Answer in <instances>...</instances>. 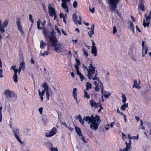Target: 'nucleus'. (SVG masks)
Returning <instances> with one entry per match:
<instances>
[{
    "label": "nucleus",
    "mask_w": 151,
    "mask_h": 151,
    "mask_svg": "<svg viewBox=\"0 0 151 151\" xmlns=\"http://www.w3.org/2000/svg\"><path fill=\"white\" fill-rule=\"evenodd\" d=\"M100 117L98 115H96L95 116H94L92 114L91 116H84L83 119L82 118L80 119L79 121L81 124L83 125L84 124V120L88 124H90V129L96 130L98 129L101 122Z\"/></svg>",
    "instance_id": "f257e3e1"
},
{
    "label": "nucleus",
    "mask_w": 151,
    "mask_h": 151,
    "mask_svg": "<svg viewBox=\"0 0 151 151\" xmlns=\"http://www.w3.org/2000/svg\"><path fill=\"white\" fill-rule=\"evenodd\" d=\"M82 66L84 70H86L87 71V76L89 80L91 79L93 80H98V78L96 77L98 75L97 71L95 70L96 67L93 66L92 62L89 64L88 67L85 66L84 64Z\"/></svg>",
    "instance_id": "f03ea898"
},
{
    "label": "nucleus",
    "mask_w": 151,
    "mask_h": 151,
    "mask_svg": "<svg viewBox=\"0 0 151 151\" xmlns=\"http://www.w3.org/2000/svg\"><path fill=\"white\" fill-rule=\"evenodd\" d=\"M50 36L48 35L49 42L51 43V45L54 48V50L57 52L60 50L62 47L61 44L56 39L53 29L50 33Z\"/></svg>",
    "instance_id": "7ed1b4c3"
},
{
    "label": "nucleus",
    "mask_w": 151,
    "mask_h": 151,
    "mask_svg": "<svg viewBox=\"0 0 151 151\" xmlns=\"http://www.w3.org/2000/svg\"><path fill=\"white\" fill-rule=\"evenodd\" d=\"M41 20L40 19H39L37 21V27L38 29H42L43 30V33L46 39H47L48 37L49 38L48 35L50 36V33L52 31L50 32L49 35H47V33L48 32V29L45 27H40V24L41 23Z\"/></svg>",
    "instance_id": "20e7f679"
},
{
    "label": "nucleus",
    "mask_w": 151,
    "mask_h": 151,
    "mask_svg": "<svg viewBox=\"0 0 151 151\" xmlns=\"http://www.w3.org/2000/svg\"><path fill=\"white\" fill-rule=\"evenodd\" d=\"M120 0H108V3L110 5V8L111 11L115 13L117 4Z\"/></svg>",
    "instance_id": "39448f33"
},
{
    "label": "nucleus",
    "mask_w": 151,
    "mask_h": 151,
    "mask_svg": "<svg viewBox=\"0 0 151 151\" xmlns=\"http://www.w3.org/2000/svg\"><path fill=\"white\" fill-rule=\"evenodd\" d=\"M12 132L15 138L17 141L22 145L24 143L23 142H22L19 137L20 131L18 128L16 127L14 128L12 130Z\"/></svg>",
    "instance_id": "423d86ee"
},
{
    "label": "nucleus",
    "mask_w": 151,
    "mask_h": 151,
    "mask_svg": "<svg viewBox=\"0 0 151 151\" xmlns=\"http://www.w3.org/2000/svg\"><path fill=\"white\" fill-rule=\"evenodd\" d=\"M145 17L146 18V21L145 19L143 20V25L145 27L146 26L148 27L149 25L150 20L151 19V10L150 12V14L149 16H146V14H144Z\"/></svg>",
    "instance_id": "0eeeda50"
},
{
    "label": "nucleus",
    "mask_w": 151,
    "mask_h": 151,
    "mask_svg": "<svg viewBox=\"0 0 151 151\" xmlns=\"http://www.w3.org/2000/svg\"><path fill=\"white\" fill-rule=\"evenodd\" d=\"M4 94L6 99H10L13 97H14L15 94L12 91L9 89H6L4 92Z\"/></svg>",
    "instance_id": "6e6552de"
},
{
    "label": "nucleus",
    "mask_w": 151,
    "mask_h": 151,
    "mask_svg": "<svg viewBox=\"0 0 151 151\" xmlns=\"http://www.w3.org/2000/svg\"><path fill=\"white\" fill-rule=\"evenodd\" d=\"M56 128L53 127L51 129L45 133V136L47 137H51L56 134Z\"/></svg>",
    "instance_id": "1a4fd4ad"
},
{
    "label": "nucleus",
    "mask_w": 151,
    "mask_h": 151,
    "mask_svg": "<svg viewBox=\"0 0 151 151\" xmlns=\"http://www.w3.org/2000/svg\"><path fill=\"white\" fill-rule=\"evenodd\" d=\"M16 67V66L14 65L12 66L11 67V69H12L14 72V76L12 78V79L15 83H17L18 82L17 80V72H18V69L15 68Z\"/></svg>",
    "instance_id": "9d476101"
},
{
    "label": "nucleus",
    "mask_w": 151,
    "mask_h": 151,
    "mask_svg": "<svg viewBox=\"0 0 151 151\" xmlns=\"http://www.w3.org/2000/svg\"><path fill=\"white\" fill-rule=\"evenodd\" d=\"M100 87L101 88V91L102 95H103L104 97L106 98H108V97L110 95V94L108 92H107L105 91H104V89L103 87V85L102 83L100 81Z\"/></svg>",
    "instance_id": "9b49d317"
},
{
    "label": "nucleus",
    "mask_w": 151,
    "mask_h": 151,
    "mask_svg": "<svg viewBox=\"0 0 151 151\" xmlns=\"http://www.w3.org/2000/svg\"><path fill=\"white\" fill-rule=\"evenodd\" d=\"M70 0H62V3L61 6L66 12L68 13V6L67 5V2H70Z\"/></svg>",
    "instance_id": "f8f14e48"
},
{
    "label": "nucleus",
    "mask_w": 151,
    "mask_h": 151,
    "mask_svg": "<svg viewBox=\"0 0 151 151\" xmlns=\"http://www.w3.org/2000/svg\"><path fill=\"white\" fill-rule=\"evenodd\" d=\"M17 26L20 33L21 34H24V33L21 24V21L19 19H17Z\"/></svg>",
    "instance_id": "ddd939ff"
},
{
    "label": "nucleus",
    "mask_w": 151,
    "mask_h": 151,
    "mask_svg": "<svg viewBox=\"0 0 151 151\" xmlns=\"http://www.w3.org/2000/svg\"><path fill=\"white\" fill-rule=\"evenodd\" d=\"M49 13L50 15L53 17V16H55V18L56 17L55 12L54 9L50 6L48 7Z\"/></svg>",
    "instance_id": "4468645a"
},
{
    "label": "nucleus",
    "mask_w": 151,
    "mask_h": 151,
    "mask_svg": "<svg viewBox=\"0 0 151 151\" xmlns=\"http://www.w3.org/2000/svg\"><path fill=\"white\" fill-rule=\"evenodd\" d=\"M90 104L92 107L97 108L99 107L98 103H96L93 99H91L90 101Z\"/></svg>",
    "instance_id": "2eb2a0df"
},
{
    "label": "nucleus",
    "mask_w": 151,
    "mask_h": 151,
    "mask_svg": "<svg viewBox=\"0 0 151 151\" xmlns=\"http://www.w3.org/2000/svg\"><path fill=\"white\" fill-rule=\"evenodd\" d=\"M77 89L76 88H74L73 89L72 91L73 96L74 97V99L76 100V102L78 103V101L77 99Z\"/></svg>",
    "instance_id": "dca6fc26"
},
{
    "label": "nucleus",
    "mask_w": 151,
    "mask_h": 151,
    "mask_svg": "<svg viewBox=\"0 0 151 151\" xmlns=\"http://www.w3.org/2000/svg\"><path fill=\"white\" fill-rule=\"evenodd\" d=\"M60 18H63V22L65 24H66V22L65 19L67 18V14H65L60 13Z\"/></svg>",
    "instance_id": "f3484780"
},
{
    "label": "nucleus",
    "mask_w": 151,
    "mask_h": 151,
    "mask_svg": "<svg viewBox=\"0 0 151 151\" xmlns=\"http://www.w3.org/2000/svg\"><path fill=\"white\" fill-rule=\"evenodd\" d=\"M138 8L140 10L142 11L145 10L144 5L141 0H139V3L138 4Z\"/></svg>",
    "instance_id": "a211bd4d"
},
{
    "label": "nucleus",
    "mask_w": 151,
    "mask_h": 151,
    "mask_svg": "<svg viewBox=\"0 0 151 151\" xmlns=\"http://www.w3.org/2000/svg\"><path fill=\"white\" fill-rule=\"evenodd\" d=\"M129 26L128 27V28L130 29V30L132 31V32L133 33L134 32V25H133V24L132 22H130L129 23Z\"/></svg>",
    "instance_id": "6ab92c4d"
},
{
    "label": "nucleus",
    "mask_w": 151,
    "mask_h": 151,
    "mask_svg": "<svg viewBox=\"0 0 151 151\" xmlns=\"http://www.w3.org/2000/svg\"><path fill=\"white\" fill-rule=\"evenodd\" d=\"M148 50V47L147 46L145 47L142 48V56L143 57L145 56V54H146L147 53Z\"/></svg>",
    "instance_id": "aec40b11"
},
{
    "label": "nucleus",
    "mask_w": 151,
    "mask_h": 151,
    "mask_svg": "<svg viewBox=\"0 0 151 151\" xmlns=\"http://www.w3.org/2000/svg\"><path fill=\"white\" fill-rule=\"evenodd\" d=\"M73 19L74 22L77 24L78 23V17L77 15L75 14H74L73 15Z\"/></svg>",
    "instance_id": "412c9836"
},
{
    "label": "nucleus",
    "mask_w": 151,
    "mask_h": 151,
    "mask_svg": "<svg viewBox=\"0 0 151 151\" xmlns=\"http://www.w3.org/2000/svg\"><path fill=\"white\" fill-rule=\"evenodd\" d=\"M46 45L47 44L45 43L43 40H41L40 43V47L41 49H44Z\"/></svg>",
    "instance_id": "4be33fe9"
},
{
    "label": "nucleus",
    "mask_w": 151,
    "mask_h": 151,
    "mask_svg": "<svg viewBox=\"0 0 151 151\" xmlns=\"http://www.w3.org/2000/svg\"><path fill=\"white\" fill-rule=\"evenodd\" d=\"M91 52L92 54H93L94 56H96L97 51L96 47H92Z\"/></svg>",
    "instance_id": "5701e85b"
},
{
    "label": "nucleus",
    "mask_w": 151,
    "mask_h": 151,
    "mask_svg": "<svg viewBox=\"0 0 151 151\" xmlns=\"http://www.w3.org/2000/svg\"><path fill=\"white\" fill-rule=\"evenodd\" d=\"M75 128L76 132H77L79 136H82L81 129L80 128L77 126H76L75 127Z\"/></svg>",
    "instance_id": "b1692460"
},
{
    "label": "nucleus",
    "mask_w": 151,
    "mask_h": 151,
    "mask_svg": "<svg viewBox=\"0 0 151 151\" xmlns=\"http://www.w3.org/2000/svg\"><path fill=\"white\" fill-rule=\"evenodd\" d=\"M128 107V103L124 104L123 105L121 106L120 109L122 111H125L126 108Z\"/></svg>",
    "instance_id": "393cba45"
},
{
    "label": "nucleus",
    "mask_w": 151,
    "mask_h": 151,
    "mask_svg": "<svg viewBox=\"0 0 151 151\" xmlns=\"http://www.w3.org/2000/svg\"><path fill=\"white\" fill-rule=\"evenodd\" d=\"M42 86L45 91L49 90L48 86L46 83L44 82L42 84Z\"/></svg>",
    "instance_id": "a878e982"
},
{
    "label": "nucleus",
    "mask_w": 151,
    "mask_h": 151,
    "mask_svg": "<svg viewBox=\"0 0 151 151\" xmlns=\"http://www.w3.org/2000/svg\"><path fill=\"white\" fill-rule=\"evenodd\" d=\"M42 120L44 124H46L47 122V119L46 116L42 115Z\"/></svg>",
    "instance_id": "bb28decb"
},
{
    "label": "nucleus",
    "mask_w": 151,
    "mask_h": 151,
    "mask_svg": "<svg viewBox=\"0 0 151 151\" xmlns=\"http://www.w3.org/2000/svg\"><path fill=\"white\" fill-rule=\"evenodd\" d=\"M8 23V20L7 19H6L2 25V27L4 29L7 26Z\"/></svg>",
    "instance_id": "cd10ccee"
},
{
    "label": "nucleus",
    "mask_w": 151,
    "mask_h": 151,
    "mask_svg": "<svg viewBox=\"0 0 151 151\" xmlns=\"http://www.w3.org/2000/svg\"><path fill=\"white\" fill-rule=\"evenodd\" d=\"M122 102L124 104L126 102V100H127V98L126 97V96H125V94L123 93H122Z\"/></svg>",
    "instance_id": "c85d7f7f"
},
{
    "label": "nucleus",
    "mask_w": 151,
    "mask_h": 151,
    "mask_svg": "<svg viewBox=\"0 0 151 151\" xmlns=\"http://www.w3.org/2000/svg\"><path fill=\"white\" fill-rule=\"evenodd\" d=\"M86 83V90H88L89 88L91 89V84L88 82Z\"/></svg>",
    "instance_id": "c756f323"
},
{
    "label": "nucleus",
    "mask_w": 151,
    "mask_h": 151,
    "mask_svg": "<svg viewBox=\"0 0 151 151\" xmlns=\"http://www.w3.org/2000/svg\"><path fill=\"white\" fill-rule=\"evenodd\" d=\"M2 21L1 19H0V31L2 33L4 32L5 30L4 28H3L1 25V23Z\"/></svg>",
    "instance_id": "7c9ffc66"
},
{
    "label": "nucleus",
    "mask_w": 151,
    "mask_h": 151,
    "mask_svg": "<svg viewBox=\"0 0 151 151\" xmlns=\"http://www.w3.org/2000/svg\"><path fill=\"white\" fill-rule=\"evenodd\" d=\"M83 91L84 93V97L86 98L87 99H89L90 98V96L89 94H88L86 91L84 90Z\"/></svg>",
    "instance_id": "2f4dec72"
},
{
    "label": "nucleus",
    "mask_w": 151,
    "mask_h": 151,
    "mask_svg": "<svg viewBox=\"0 0 151 151\" xmlns=\"http://www.w3.org/2000/svg\"><path fill=\"white\" fill-rule=\"evenodd\" d=\"M55 29L57 31V33L59 35H61V32L60 30L59 29L56 25L55 26Z\"/></svg>",
    "instance_id": "473e14b6"
},
{
    "label": "nucleus",
    "mask_w": 151,
    "mask_h": 151,
    "mask_svg": "<svg viewBox=\"0 0 151 151\" xmlns=\"http://www.w3.org/2000/svg\"><path fill=\"white\" fill-rule=\"evenodd\" d=\"M29 21L32 22V23L33 24L34 20L32 19V16L31 14H30L29 15Z\"/></svg>",
    "instance_id": "72a5a7b5"
},
{
    "label": "nucleus",
    "mask_w": 151,
    "mask_h": 151,
    "mask_svg": "<svg viewBox=\"0 0 151 151\" xmlns=\"http://www.w3.org/2000/svg\"><path fill=\"white\" fill-rule=\"evenodd\" d=\"M45 92L46 93V97L47 99V100H49V97L50 96L49 94V90H46L45 91Z\"/></svg>",
    "instance_id": "f704fd0d"
},
{
    "label": "nucleus",
    "mask_w": 151,
    "mask_h": 151,
    "mask_svg": "<svg viewBox=\"0 0 151 151\" xmlns=\"http://www.w3.org/2000/svg\"><path fill=\"white\" fill-rule=\"evenodd\" d=\"M88 35L89 36V37H92V35L94 34L93 30H91V31L88 32Z\"/></svg>",
    "instance_id": "c9c22d12"
},
{
    "label": "nucleus",
    "mask_w": 151,
    "mask_h": 151,
    "mask_svg": "<svg viewBox=\"0 0 151 151\" xmlns=\"http://www.w3.org/2000/svg\"><path fill=\"white\" fill-rule=\"evenodd\" d=\"M19 68L22 69L23 68H25V63L24 62H22L20 63Z\"/></svg>",
    "instance_id": "e433bc0d"
},
{
    "label": "nucleus",
    "mask_w": 151,
    "mask_h": 151,
    "mask_svg": "<svg viewBox=\"0 0 151 151\" xmlns=\"http://www.w3.org/2000/svg\"><path fill=\"white\" fill-rule=\"evenodd\" d=\"M78 75L79 76L81 81H82L84 79H85V77L82 75L81 73Z\"/></svg>",
    "instance_id": "4c0bfd02"
},
{
    "label": "nucleus",
    "mask_w": 151,
    "mask_h": 151,
    "mask_svg": "<svg viewBox=\"0 0 151 151\" xmlns=\"http://www.w3.org/2000/svg\"><path fill=\"white\" fill-rule=\"evenodd\" d=\"M40 55L41 56H45V55H48V51H45L43 53H41V51Z\"/></svg>",
    "instance_id": "58836bf2"
},
{
    "label": "nucleus",
    "mask_w": 151,
    "mask_h": 151,
    "mask_svg": "<svg viewBox=\"0 0 151 151\" xmlns=\"http://www.w3.org/2000/svg\"><path fill=\"white\" fill-rule=\"evenodd\" d=\"M78 66H77H77H75V68H76V71L77 72V74L78 75L80 73H80L79 72V68H78Z\"/></svg>",
    "instance_id": "ea45409f"
},
{
    "label": "nucleus",
    "mask_w": 151,
    "mask_h": 151,
    "mask_svg": "<svg viewBox=\"0 0 151 151\" xmlns=\"http://www.w3.org/2000/svg\"><path fill=\"white\" fill-rule=\"evenodd\" d=\"M75 60L76 62V64L75 66L77 65V66H79L80 65V62L79 60L77 59H76Z\"/></svg>",
    "instance_id": "a19ab883"
},
{
    "label": "nucleus",
    "mask_w": 151,
    "mask_h": 151,
    "mask_svg": "<svg viewBox=\"0 0 151 151\" xmlns=\"http://www.w3.org/2000/svg\"><path fill=\"white\" fill-rule=\"evenodd\" d=\"M83 50L84 55L86 57L88 56V55L87 51H86L85 48H83Z\"/></svg>",
    "instance_id": "79ce46f5"
},
{
    "label": "nucleus",
    "mask_w": 151,
    "mask_h": 151,
    "mask_svg": "<svg viewBox=\"0 0 151 151\" xmlns=\"http://www.w3.org/2000/svg\"><path fill=\"white\" fill-rule=\"evenodd\" d=\"M137 81L136 80H135L134 81V85H133V88H134L135 87L136 85H137Z\"/></svg>",
    "instance_id": "37998d69"
},
{
    "label": "nucleus",
    "mask_w": 151,
    "mask_h": 151,
    "mask_svg": "<svg viewBox=\"0 0 151 151\" xmlns=\"http://www.w3.org/2000/svg\"><path fill=\"white\" fill-rule=\"evenodd\" d=\"M77 2L75 1H74V2L73 4V6L74 8H76L77 6Z\"/></svg>",
    "instance_id": "c03bdc74"
},
{
    "label": "nucleus",
    "mask_w": 151,
    "mask_h": 151,
    "mask_svg": "<svg viewBox=\"0 0 151 151\" xmlns=\"http://www.w3.org/2000/svg\"><path fill=\"white\" fill-rule=\"evenodd\" d=\"M43 108L42 107H40L38 109V111L41 114H42V111Z\"/></svg>",
    "instance_id": "a18cd8bd"
},
{
    "label": "nucleus",
    "mask_w": 151,
    "mask_h": 151,
    "mask_svg": "<svg viewBox=\"0 0 151 151\" xmlns=\"http://www.w3.org/2000/svg\"><path fill=\"white\" fill-rule=\"evenodd\" d=\"M79 20L78 21V24L80 25H81L82 24L81 23V21L82 20V18L80 16H79Z\"/></svg>",
    "instance_id": "49530a36"
},
{
    "label": "nucleus",
    "mask_w": 151,
    "mask_h": 151,
    "mask_svg": "<svg viewBox=\"0 0 151 151\" xmlns=\"http://www.w3.org/2000/svg\"><path fill=\"white\" fill-rule=\"evenodd\" d=\"M117 30L116 27L115 26H114L113 28V33L114 34L116 32Z\"/></svg>",
    "instance_id": "de8ad7c7"
},
{
    "label": "nucleus",
    "mask_w": 151,
    "mask_h": 151,
    "mask_svg": "<svg viewBox=\"0 0 151 151\" xmlns=\"http://www.w3.org/2000/svg\"><path fill=\"white\" fill-rule=\"evenodd\" d=\"M117 113H118L121 115H123L124 114L122 112H121L118 108L116 111Z\"/></svg>",
    "instance_id": "09e8293b"
},
{
    "label": "nucleus",
    "mask_w": 151,
    "mask_h": 151,
    "mask_svg": "<svg viewBox=\"0 0 151 151\" xmlns=\"http://www.w3.org/2000/svg\"><path fill=\"white\" fill-rule=\"evenodd\" d=\"M51 151H58V150L57 147H53L51 148L50 149Z\"/></svg>",
    "instance_id": "8fccbe9b"
},
{
    "label": "nucleus",
    "mask_w": 151,
    "mask_h": 151,
    "mask_svg": "<svg viewBox=\"0 0 151 151\" xmlns=\"http://www.w3.org/2000/svg\"><path fill=\"white\" fill-rule=\"evenodd\" d=\"M81 140L83 141V142L84 143H87V142H86L85 140V137L84 136L82 137Z\"/></svg>",
    "instance_id": "3c124183"
},
{
    "label": "nucleus",
    "mask_w": 151,
    "mask_h": 151,
    "mask_svg": "<svg viewBox=\"0 0 151 151\" xmlns=\"http://www.w3.org/2000/svg\"><path fill=\"white\" fill-rule=\"evenodd\" d=\"M46 21L45 20H44V22H42L41 23V25L42 26L41 27H45V24L46 23Z\"/></svg>",
    "instance_id": "603ef678"
},
{
    "label": "nucleus",
    "mask_w": 151,
    "mask_h": 151,
    "mask_svg": "<svg viewBox=\"0 0 151 151\" xmlns=\"http://www.w3.org/2000/svg\"><path fill=\"white\" fill-rule=\"evenodd\" d=\"M109 73L108 72L106 74L105 76V78L106 80H108L109 79Z\"/></svg>",
    "instance_id": "864d4df0"
},
{
    "label": "nucleus",
    "mask_w": 151,
    "mask_h": 151,
    "mask_svg": "<svg viewBox=\"0 0 151 151\" xmlns=\"http://www.w3.org/2000/svg\"><path fill=\"white\" fill-rule=\"evenodd\" d=\"M90 11L91 13H93L94 12V8L93 7L92 9H91L90 6L89 7Z\"/></svg>",
    "instance_id": "5fc2aeb1"
},
{
    "label": "nucleus",
    "mask_w": 151,
    "mask_h": 151,
    "mask_svg": "<svg viewBox=\"0 0 151 151\" xmlns=\"http://www.w3.org/2000/svg\"><path fill=\"white\" fill-rule=\"evenodd\" d=\"M47 145H48V147L50 150L51 149V148H52L53 147L52 145V144L51 143H48Z\"/></svg>",
    "instance_id": "6e6d98bb"
},
{
    "label": "nucleus",
    "mask_w": 151,
    "mask_h": 151,
    "mask_svg": "<svg viewBox=\"0 0 151 151\" xmlns=\"http://www.w3.org/2000/svg\"><path fill=\"white\" fill-rule=\"evenodd\" d=\"M106 130H109V124H107L105 127Z\"/></svg>",
    "instance_id": "4d7b16f0"
},
{
    "label": "nucleus",
    "mask_w": 151,
    "mask_h": 151,
    "mask_svg": "<svg viewBox=\"0 0 151 151\" xmlns=\"http://www.w3.org/2000/svg\"><path fill=\"white\" fill-rule=\"evenodd\" d=\"M95 25L93 24H92V25H91V28H90V29H91V30H93L94 29Z\"/></svg>",
    "instance_id": "13d9d810"
},
{
    "label": "nucleus",
    "mask_w": 151,
    "mask_h": 151,
    "mask_svg": "<svg viewBox=\"0 0 151 151\" xmlns=\"http://www.w3.org/2000/svg\"><path fill=\"white\" fill-rule=\"evenodd\" d=\"M81 115L80 114H79L77 116H76V119H79V120L80 119H81Z\"/></svg>",
    "instance_id": "bf43d9fd"
},
{
    "label": "nucleus",
    "mask_w": 151,
    "mask_h": 151,
    "mask_svg": "<svg viewBox=\"0 0 151 151\" xmlns=\"http://www.w3.org/2000/svg\"><path fill=\"white\" fill-rule=\"evenodd\" d=\"M138 138V136H132V139H137Z\"/></svg>",
    "instance_id": "052dcab7"
},
{
    "label": "nucleus",
    "mask_w": 151,
    "mask_h": 151,
    "mask_svg": "<svg viewBox=\"0 0 151 151\" xmlns=\"http://www.w3.org/2000/svg\"><path fill=\"white\" fill-rule=\"evenodd\" d=\"M38 93L40 96H43L44 95L43 94H42L40 91V89L38 90Z\"/></svg>",
    "instance_id": "680f3d73"
},
{
    "label": "nucleus",
    "mask_w": 151,
    "mask_h": 151,
    "mask_svg": "<svg viewBox=\"0 0 151 151\" xmlns=\"http://www.w3.org/2000/svg\"><path fill=\"white\" fill-rule=\"evenodd\" d=\"M122 139L123 140H124V138H126V135L123 133H122Z\"/></svg>",
    "instance_id": "e2e57ef3"
},
{
    "label": "nucleus",
    "mask_w": 151,
    "mask_h": 151,
    "mask_svg": "<svg viewBox=\"0 0 151 151\" xmlns=\"http://www.w3.org/2000/svg\"><path fill=\"white\" fill-rule=\"evenodd\" d=\"M114 124L115 122H114L111 123L110 124V127L112 128L113 127V126L114 125Z\"/></svg>",
    "instance_id": "0e129e2a"
},
{
    "label": "nucleus",
    "mask_w": 151,
    "mask_h": 151,
    "mask_svg": "<svg viewBox=\"0 0 151 151\" xmlns=\"http://www.w3.org/2000/svg\"><path fill=\"white\" fill-rule=\"evenodd\" d=\"M92 47H96L95 45V43H94L93 40H92Z\"/></svg>",
    "instance_id": "69168bd1"
},
{
    "label": "nucleus",
    "mask_w": 151,
    "mask_h": 151,
    "mask_svg": "<svg viewBox=\"0 0 151 151\" xmlns=\"http://www.w3.org/2000/svg\"><path fill=\"white\" fill-rule=\"evenodd\" d=\"M123 116H124V122H126L127 121V119L126 118V116L124 114L123 115Z\"/></svg>",
    "instance_id": "338daca9"
},
{
    "label": "nucleus",
    "mask_w": 151,
    "mask_h": 151,
    "mask_svg": "<svg viewBox=\"0 0 151 151\" xmlns=\"http://www.w3.org/2000/svg\"><path fill=\"white\" fill-rule=\"evenodd\" d=\"M30 62L31 64H34L35 63V61L33 60V59L32 58L30 60Z\"/></svg>",
    "instance_id": "774afa93"
}]
</instances>
